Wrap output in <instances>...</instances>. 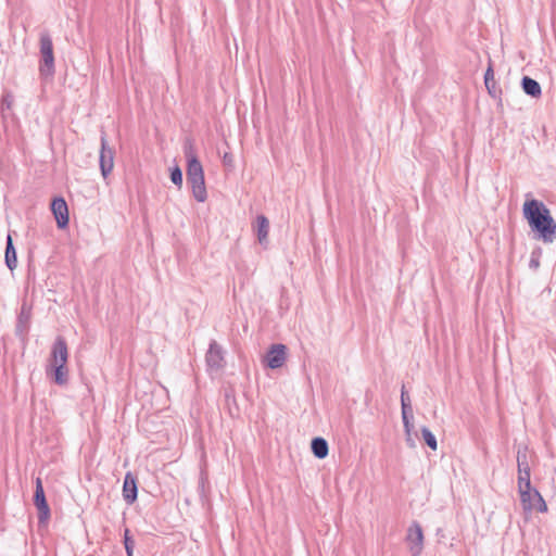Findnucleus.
<instances>
[{"instance_id": "obj_1", "label": "nucleus", "mask_w": 556, "mask_h": 556, "mask_svg": "<svg viewBox=\"0 0 556 556\" xmlns=\"http://www.w3.org/2000/svg\"><path fill=\"white\" fill-rule=\"evenodd\" d=\"M522 214L535 240L547 244L556 240V222L543 202L535 199L527 200L522 206Z\"/></svg>"}, {"instance_id": "obj_2", "label": "nucleus", "mask_w": 556, "mask_h": 556, "mask_svg": "<svg viewBox=\"0 0 556 556\" xmlns=\"http://www.w3.org/2000/svg\"><path fill=\"white\" fill-rule=\"evenodd\" d=\"M68 358L67 344L62 337H58L51 348L48 359L47 372H53L54 382L63 386L67 382L68 368L66 366Z\"/></svg>"}, {"instance_id": "obj_3", "label": "nucleus", "mask_w": 556, "mask_h": 556, "mask_svg": "<svg viewBox=\"0 0 556 556\" xmlns=\"http://www.w3.org/2000/svg\"><path fill=\"white\" fill-rule=\"evenodd\" d=\"M518 493L522 509L526 514H530L533 510L547 513V505L536 489L532 486H528V489H518Z\"/></svg>"}, {"instance_id": "obj_4", "label": "nucleus", "mask_w": 556, "mask_h": 556, "mask_svg": "<svg viewBox=\"0 0 556 556\" xmlns=\"http://www.w3.org/2000/svg\"><path fill=\"white\" fill-rule=\"evenodd\" d=\"M40 73L46 76L52 75L54 72L53 45L48 34L40 35Z\"/></svg>"}, {"instance_id": "obj_5", "label": "nucleus", "mask_w": 556, "mask_h": 556, "mask_svg": "<svg viewBox=\"0 0 556 556\" xmlns=\"http://www.w3.org/2000/svg\"><path fill=\"white\" fill-rule=\"evenodd\" d=\"M100 141L101 148L99 155V166L102 177L106 179L114 168L115 150L109 146L106 135L104 132H102Z\"/></svg>"}, {"instance_id": "obj_6", "label": "nucleus", "mask_w": 556, "mask_h": 556, "mask_svg": "<svg viewBox=\"0 0 556 556\" xmlns=\"http://www.w3.org/2000/svg\"><path fill=\"white\" fill-rule=\"evenodd\" d=\"M34 504L38 509L39 522L46 523L50 518V508L46 501L45 490H43L42 481L40 478L36 479Z\"/></svg>"}, {"instance_id": "obj_7", "label": "nucleus", "mask_w": 556, "mask_h": 556, "mask_svg": "<svg viewBox=\"0 0 556 556\" xmlns=\"http://www.w3.org/2000/svg\"><path fill=\"white\" fill-rule=\"evenodd\" d=\"M406 541L408 543L412 556L420 555L424 547V533L418 522H413L409 526L407 530Z\"/></svg>"}, {"instance_id": "obj_8", "label": "nucleus", "mask_w": 556, "mask_h": 556, "mask_svg": "<svg viewBox=\"0 0 556 556\" xmlns=\"http://www.w3.org/2000/svg\"><path fill=\"white\" fill-rule=\"evenodd\" d=\"M287 359V348L283 344H274L266 354V366L277 369L283 366Z\"/></svg>"}, {"instance_id": "obj_9", "label": "nucleus", "mask_w": 556, "mask_h": 556, "mask_svg": "<svg viewBox=\"0 0 556 556\" xmlns=\"http://www.w3.org/2000/svg\"><path fill=\"white\" fill-rule=\"evenodd\" d=\"M185 155L188 162L187 178L204 175L203 166L199 161L191 142L186 143Z\"/></svg>"}, {"instance_id": "obj_10", "label": "nucleus", "mask_w": 556, "mask_h": 556, "mask_svg": "<svg viewBox=\"0 0 556 556\" xmlns=\"http://www.w3.org/2000/svg\"><path fill=\"white\" fill-rule=\"evenodd\" d=\"M205 358L211 370H219L224 366V352L216 341L210 343Z\"/></svg>"}, {"instance_id": "obj_11", "label": "nucleus", "mask_w": 556, "mask_h": 556, "mask_svg": "<svg viewBox=\"0 0 556 556\" xmlns=\"http://www.w3.org/2000/svg\"><path fill=\"white\" fill-rule=\"evenodd\" d=\"M51 210L55 217L59 228H65L68 225V208L63 198H56L51 203Z\"/></svg>"}, {"instance_id": "obj_12", "label": "nucleus", "mask_w": 556, "mask_h": 556, "mask_svg": "<svg viewBox=\"0 0 556 556\" xmlns=\"http://www.w3.org/2000/svg\"><path fill=\"white\" fill-rule=\"evenodd\" d=\"M187 181L190 185L192 195L194 197V199L200 203L205 202L207 199V192L205 187L204 175L187 178Z\"/></svg>"}, {"instance_id": "obj_13", "label": "nucleus", "mask_w": 556, "mask_h": 556, "mask_svg": "<svg viewBox=\"0 0 556 556\" xmlns=\"http://www.w3.org/2000/svg\"><path fill=\"white\" fill-rule=\"evenodd\" d=\"M401 405H402V419H403L405 432L407 434H409V432L413 429V424L410 421L412 406H410L409 396H408L407 392L405 391L404 387L402 388V392H401Z\"/></svg>"}, {"instance_id": "obj_14", "label": "nucleus", "mask_w": 556, "mask_h": 556, "mask_svg": "<svg viewBox=\"0 0 556 556\" xmlns=\"http://www.w3.org/2000/svg\"><path fill=\"white\" fill-rule=\"evenodd\" d=\"M123 497L127 504H132L137 500V482L130 472L124 478Z\"/></svg>"}, {"instance_id": "obj_15", "label": "nucleus", "mask_w": 556, "mask_h": 556, "mask_svg": "<svg viewBox=\"0 0 556 556\" xmlns=\"http://www.w3.org/2000/svg\"><path fill=\"white\" fill-rule=\"evenodd\" d=\"M255 231L257 236V240L261 244H266L269 232V222L266 216L258 215L256 217V226Z\"/></svg>"}, {"instance_id": "obj_16", "label": "nucleus", "mask_w": 556, "mask_h": 556, "mask_svg": "<svg viewBox=\"0 0 556 556\" xmlns=\"http://www.w3.org/2000/svg\"><path fill=\"white\" fill-rule=\"evenodd\" d=\"M5 264L10 270H14L17 266V256L15 248L13 247L12 237L8 235L7 237V248H5Z\"/></svg>"}, {"instance_id": "obj_17", "label": "nucleus", "mask_w": 556, "mask_h": 556, "mask_svg": "<svg viewBox=\"0 0 556 556\" xmlns=\"http://www.w3.org/2000/svg\"><path fill=\"white\" fill-rule=\"evenodd\" d=\"M522 89L527 94L533 98H539L542 94L540 84L528 76L522 78Z\"/></svg>"}, {"instance_id": "obj_18", "label": "nucleus", "mask_w": 556, "mask_h": 556, "mask_svg": "<svg viewBox=\"0 0 556 556\" xmlns=\"http://www.w3.org/2000/svg\"><path fill=\"white\" fill-rule=\"evenodd\" d=\"M312 451H313V454L319 458V459H323L325 458L327 455H328V443L325 439L323 438H315L313 439L312 441Z\"/></svg>"}, {"instance_id": "obj_19", "label": "nucleus", "mask_w": 556, "mask_h": 556, "mask_svg": "<svg viewBox=\"0 0 556 556\" xmlns=\"http://www.w3.org/2000/svg\"><path fill=\"white\" fill-rule=\"evenodd\" d=\"M517 468L518 471L531 470L526 447L519 448L517 452Z\"/></svg>"}, {"instance_id": "obj_20", "label": "nucleus", "mask_w": 556, "mask_h": 556, "mask_svg": "<svg viewBox=\"0 0 556 556\" xmlns=\"http://www.w3.org/2000/svg\"><path fill=\"white\" fill-rule=\"evenodd\" d=\"M421 435H422V439L425 440L426 444L431 450L435 451L438 448L437 439H435L434 434L427 427L421 428Z\"/></svg>"}, {"instance_id": "obj_21", "label": "nucleus", "mask_w": 556, "mask_h": 556, "mask_svg": "<svg viewBox=\"0 0 556 556\" xmlns=\"http://www.w3.org/2000/svg\"><path fill=\"white\" fill-rule=\"evenodd\" d=\"M531 470L518 471V489H528L531 485Z\"/></svg>"}, {"instance_id": "obj_22", "label": "nucleus", "mask_w": 556, "mask_h": 556, "mask_svg": "<svg viewBox=\"0 0 556 556\" xmlns=\"http://www.w3.org/2000/svg\"><path fill=\"white\" fill-rule=\"evenodd\" d=\"M484 84L489 91V93H492L495 88V79H494V72L491 66H489L484 74Z\"/></svg>"}, {"instance_id": "obj_23", "label": "nucleus", "mask_w": 556, "mask_h": 556, "mask_svg": "<svg viewBox=\"0 0 556 556\" xmlns=\"http://www.w3.org/2000/svg\"><path fill=\"white\" fill-rule=\"evenodd\" d=\"M124 545H125L127 556H132L134 548H135V542H134L132 538L130 536V531L128 529H126L125 533H124Z\"/></svg>"}, {"instance_id": "obj_24", "label": "nucleus", "mask_w": 556, "mask_h": 556, "mask_svg": "<svg viewBox=\"0 0 556 556\" xmlns=\"http://www.w3.org/2000/svg\"><path fill=\"white\" fill-rule=\"evenodd\" d=\"M170 180L174 185H176L178 188H181L182 186V173L181 169L176 166L170 172Z\"/></svg>"}, {"instance_id": "obj_25", "label": "nucleus", "mask_w": 556, "mask_h": 556, "mask_svg": "<svg viewBox=\"0 0 556 556\" xmlns=\"http://www.w3.org/2000/svg\"><path fill=\"white\" fill-rule=\"evenodd\" d=\"M12 104H13V97L11 94H5L2 98L1 105L5 106L7 109H11Z\"/></svg>"}, {"instance_id": "obj_26", "label": "nucleus", "mask_w": 556, "mask_h": 556, "mask_svg": "<svg viewBox=\"0 0 556 556\" xmlns=\"http://www.w3.org/2000/svg\"><path fill=\"white\" fill-rule=\"evenodd\" d=\"M29 318V311L25 307V306H22V311H21V315H20V320H28Z\"/></svg>"}, {"instance_id": "obj_27", "label": "nucleus", "mask_w": 556, "mask_h": 556, "mask_svg": "<svg viewBox=\"0 0 556 556\" xmlns=\"http://www.w3.org/2000/svg\"><path fill=\"white\" fill-rule=\"evenodd\" d=\"M406 442L407 444L410 446V447H414L415 446V442L414 440L412 439V431L409 432V434L406 433Z\"/></svg>"}, {"instance_id": "obj_28", "label": "nucleus", "mask_w": 556, "mask_h": 556, "mask_svg": "<svg viewBox=\"0 0 556 556\" xmlns=\"http://www.w3.org/2000/svg\"><path fill=\"white\" fill-rule=\"evenodd\" d=\"M530 264H531V266H532V267H534V268L539 267V261L531 260Z\"/></svg>"}, {"instance_id": "obj_29", "label": "nucleus", "mask_w": 556, "mask_h": 556, "mask_svg": "<svg viewBox=\"0 0 556 556\" xmlns=\"http://www.w3.org/2000/svg\"><path fill=\"white\" fill-rule=\"evenodd\" d=\"M224 161H225V162H228V161L230 162V157L228 156V154H225V155H224Z\"/></svg>"}]
</instances>
